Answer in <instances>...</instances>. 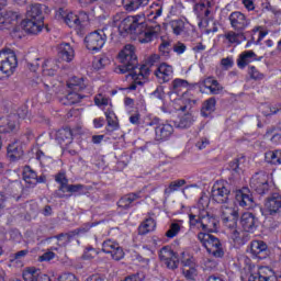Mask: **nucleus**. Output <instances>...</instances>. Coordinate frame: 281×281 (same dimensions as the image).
Here are the masks:
<instances>
[{"instance_id":"f03ea898","label":"nucleus","mask_w":281,"mask_h":281,"mask_svg":"<svg viewBox=\"0 0 281 281\" xmlns=\"http://www.w3.org/2000/svg\"><path fill=\"white\" fill-rule=\"evenodd\" d=\"M113 26L119 27L120 34H142L140 29L146 27V18L128 15L122 19L121 14H116L113 18Z\"/></svg>"},{"instance_id":"603ef678","label":"nucleus","mask_w":281,"mask_h":281,"mask_svg":"<svg viewBox=\"0 0 281 281\" xmlns=\"http://www.w3.org/2000/svg\"><path fill=\"white\" fill-rule=\"evenodd\" d=\"M178 259L184 267H192V265H194V258L186 251H182Z\"/></svg>"},{"instance_id":"864d4df0","label":"nucleus","mask_w":281,"mask_h":281,"mask_svg":"<svg viewBox=\"0 0 281 281\" xmlns=\"http://www.w3.org/2000/svg\"><path fill=\"white\" fill-rule=\"evenodd\" d=\"M172 50V47L170 46V42L168 41H162L161 44L159 45V52L161 56L165 58H170V52Z\"/></svg>"},{"instance_id":"72a5a7b5","label":"nucleus","mask_w":281,"mask_h":281,"mask_svg":"<svg viewBox=\"0 0 281 281\" xmlns=\"http://www.w3.org/2000/svg\"><path fill=\"white\" fill-rule=\"evenodd\" d=\"M157 227V222H155V218L147 217L138 227V234L142 236H146V234H150V232H155V228Z\"/></svg>"},{"instance_id":"4d7b16f0","label":"nucleus","mask_w":281,"mask_h":281,"mask_svg":"<svg viewBox=\"0 0 281 281\" xmlns=\"http://www.w3.org/2000/svg\"><path fill=\"white\" fill-rule=\"evenodd\" d=\"M172 91H181V89H188V80L175 79L171 82Z\"/></svg>"},{"instance_id":"a19ab883","label":"nucleus","mask_w":281,"mask_h":281,"mask_svg":"<svg viewBox=\"0 0 281 281\" xmlns=\"http://www.w3.org/2000/svg\"><path fill=\"white\" fill-rule=\"evenodd\" d=\"M194 2L196 12H201L205 16H209L212 2L210 0H194Z\"/></svg>"},{"instance_id":"dca6fc26","label":"nucleus","mask_w":281,"mask_h":281,"mask_svg":"<svg viewBox=\"0 0 281 281\" xmlns=\"http://www.w3.org/2000/svg\"><path fill=\"white\" fill-rule=\"evenodd\" d=\"M159 259L168 269H177V267H179V257L170 246H165L160 249Z\"/></svg>"},{"instance_id":"412c9836","label":"nucleus","mask_w":281,"mask_h":281,"mask_svg":"<svg viewBox=\"0 0 281 281\" xmlns=\"http://www.w3.org/2000/svg\"><path fill=\"white\" fill-rule=\"evenodd\" d=\"M235 201L240 205V207H252L254 206V196H251V191L249 188H244L236 191Z\"/></svg>"},{"instance_id":"4c0bfd02","label":"nucleus","mask_w":281,"mask_h":281,"mask_svg":"<svg viewBox=\"0 0 281 281\" xmlns=\"http://www.w3.org/2000/svg\"><path fill=\"white\" fill-rule=\"evenodd\" d=\"M267 164L271 166H281V149L267 151L265 155Z\"/></svg>"},{"instance_id":"f3484780","label":"nucleus","mask_w":281,"mask_h":281,"mask_svg":"<svg viewBox=\"0 0 281 281\" xmlns=\"http://www.w3.org/2000/svg\"><path fill=\"white\" fill-rule=\"evenodd\" d=\"M43 12L49 14V7L42 3H33L26 8V19L43 21Z\"/></svg>"},{"instance_id":"13d9d810","label":"nucleus","mask_w":281,"mask_h":281,"mask_svg":"<svg viewBox=\"0 0 281 281\" xmlns=\"http://www.w3.org/2000/svg\"><path fill=\"white\" fill-rule=\"evenodd\" d=\"M36 159L43 167L49 166V164H52V158L49 156H46L45 153H43V150L36 151Z\"/></svg>"},{"instance_id":"4468645a","label":"nucleus","mask_w":281,"mask_h":281,"mask_svg":"<svg viewBox=\"0 0 281 281\" xmlns=\"http://www.w3.org/2000/svg\"><path fill=\"white\" fill-rule=\"evenodd\" d=\"M281 281V271L279 274L273 277V270L269 267H259L256 271L251 272L248 281Z\"/></svg>"},{"instance_id":"e2e57ef3","label":"nucleus","mask_w":281,"mask_h":281,"mask_svg":"<svg viewBox=\"0 0 281 281\" xmlns=\"http://www.w3.org/2000/svg\"><path fill=\"white\" fill-rule=\"evenodd\" d=\"M95 256H98V250L94 248H88L85 250L82 258L83 260H93Z\"/></svg>"},{"instance_id":"a18cd8bd","label":"nucleus","mask_w":281,"mask_h":281,"mask_svg":"<svg viewBox=\"0 0 281 281\" xmlns=\"http://www.w3.org/2000/svg\"><path fill=\"white\" fill-rule=\"evenodd\" d=\"M214 111H216V99L215 98H210L203 104L202 115L204 117H207V113H214Z\"/></svg>"},{"instance_id":"ddd939ff","label":"nucleus","mask_w":281,"mask_h":281,"mask_svg":"<svg viewBox=\"0 0 281 281\" xmlns=\"http://www.w3.org/2000/svg\"><path fill=\"white\" fill-rule=\"evenodd\" d=\"M228 21L235 32H245L249 27L251 21L240 11H234L229 14Z\"/></svg>"},{"instance_id":"0e129e2a","label":"nucleus","mask_w":281,"mask_h":281,"mask_svg":"<svg viewBox=\"0 0 281 281\" xmlns=\"http://www.w3.org/2000/svg\"><path fill=\"white\" fill-rule=\"evenodd\" d=\"M209 91L213 94V95H218V93L223 92V86H221V83H218V80H216L212 87L209 88Z\"/></svg>"},{"instance_id":"680f3d73","label":"nucleus","mask_w":281,"mask_h":281,"mask_svg":"<svg viewBox=\"0 0 281 281\" xmlns=\"http://www.w3.org/2000/svg\"><path fill=\"white\" fill-rule=\"evenodd\" d=\"M182 273L187 280H194L196 278V268L189 267L188 269H183Z\"/></svg>"},{"instance_id":"ea45409f","label":"nucleus","mask_w":281,"mask_h":281,"mask_svg":"<svg viewBox=\"0 0 281 281\" xmlns=\"http://www.w3.org/2000/svg\"><path fill=\"white\" fill-rule=\"evenodd\" d=\"M224 38L231 43V45H240L245 41V34L243 32L229 31L225 33Z\"/></svg>"},{"instance_id":"a211bd4d","label":"nucleus","mask_w":281,"mask_h":281,"mask_svg":"<svg viewBox=\"0 0 281 281\" xmlns=\"http://www.w3.org/2000/svg\"><path fill=\"white\" fill-rule=\"evenodd\" d=\"M21 114H9L8 116L0 119V128H3L4 133H14L19 131V120Z\"/></svg>"},{"instance_id":"2f4dec72","label":"nucleus","mask_w":281,"mask_h":281,"mask_svg":"<svg viewBox=\"0 0 281 281\" xmlns=\"http://www.w3.org/2000/svg\"><path fill=\"white\" fill-rule=\"evenodd\" d=\"M183 227V220H173L170 225L169 229L166 232L165 236L167 238H177L181 233V228Z\"/></svg>"},{"instance_id":"b1692460","label":"nucleus","mask_w":281,"mask_h":281,"mask_svg":"<svg viewBox=\"0 0 281 281\" xmlns=\"http://www.w3.org/2000/svg\"><path fill=\"white\" fill-rule=\"evenodd\" d=\"M198 228L209 233L218 232V218L209 213L207 216L202 218V222L198 225Z\"/></svg>"},{"instance_id":"5fc2aeb1","label":"nucleus","mask_w":281,"mask_h":281,"mask_svg":"<svg viewBox=\"0 0 281 281\" xmlns=\"http://www.w3.org/2000/svg\"><path fill=\"white\" fill-rule=\"evenodd\" d=\"M186 183V180L184 179H180V180H176V181H172L170 184H169V188L165 190V192L167 194H170L172 192H177V190H179V188H183V184Z\"/></svg>"},{"instance_id":"c756f323","label":"nucleus","mask_w":281,"mask_h":281,"mask_svg":"<svg viewBox=\"0 0 281 281\" xmlns=\"http://www.w3.org/2000/svg\"><path fill=\"white\" fill-rule=\"evenodd\" d=\"M55 181L59 183V188L56 191V196H58V199H65L67 196H71L65 193V190H67V187L69 186V180L67 179V176H65V173H58L55 177Z\"/></svg>"},{"instance_id":"f257e3e1","label":"nucleus","mask_w":281,"mask_h":281,"mask_svg":"<svg viewBox=\"0 0 281 281\" xmlns=\"http://www.w3.org/2000/svg\"><path fill=\"white\" fill-rule=\"evenodd\" d=\"M119 60L122 66L115 68L116 74H127L125 80L132 82L128 87L130 91H135L137 85H144L150 76V68L146 65L137 66V55L135 46L128 44L119 53ZM130 71V72H128Z\"/></svg>"},{"instance_id":"49530a36","label":"nucleus","mask_w":281,"mask_h":281,"mask_svg":"<svg viewBox=\"0 0 281 281\" xmlns=\"http://www.w3.org/2000/svg\"><path fill=\"white\" fill-rule=\"evenodd\" d=\"M89 189L83 186V184H68L67 188L65 189V193L69 192L70 194H87V191Z\"/></svg>"},{"instance_id":"052dcab7","label":"nucleus","mask_w":281,"mask_h":281,"mask_svg":"<svg viewBox=\"0 0 281 281\" xmlns=\"http://www.w3.org/2000/svg\"><path fill=\"white\" fill-rule=\"evenodd\" d=\"M162 12L164 8H161L160 4L155 3L150 7L148 15L154 16V19H158V16H161Z\"/></svg>"},{"instance_id":"20e7f679","label":"nucleus","mask_w":281,"mask_h":281,"mask_svg":"<svg viewBox=\"0 0 281 281\" xmlns=\"http://www.w3.org/2000/svg\"><path fill=\"white\" fill-rule=\"evenodd\" d=\"M19 65L16 54L10 48L0 50V80L10 78Z\"/></svg>"},{"instance_id":"8fccbe9b","label":"nucleus","mask_w":281,"mask_h":281,"mask_svg":"<svg viewBox=\"0 0 281 281\" xmlns=\"http://www.w3.org/2000/svg\"><path fill=\"white\" fill-rule=\"evenodd\" d=\"M192 124H194V116H192L191 113L184 114L183 116H181L179 123H178V127L179 128H190V126H192Z\"/></svg>"},{"instance_id":"bb28decb","label":"nucleus","mask_w":281,"mask_h":281,"mask_svg":"<svg viewBox=\"0 0 281 281\" xmlns=\"http://www.w3.org/2000/svg\"><path fill=\"white\" fill-rule=\"evenodd\" d=\"M281 209V195L279 193H273L266 202V210L269 214H278Z\"/></svg>"},{"instance_id":"7ed1b4c3","label":"nucleus","mask_w":281,"mask_h":281,"mask_svg":"<svg viewBox=\"0 0 281 281\" xmlns=\"http://www.w3.org/2000/svg\"><path fill=\"white\" fill-rule=\"evenodd\" d=\"M222 218L229 238L236 245H243L245 243L243 240V232L236 229L238 225V212H236L232 206L224 204L222 206Z\"/></svg>"},{"instance_id":"e433bc0d","label":"nucleus","mask_w":281,"mask_h":281,"mask_svg":"<svg viewBox=\"0 0 281 281\" xmlns=\"http://www.w3.org/2000/svg\"><path fill=\"white\" fill-rule=\"evenodd\" d=\"M8 157L11 158L12 161H16V159H21L23 157V149L19 146L18 142L11 143L7 149Z\"/></svg>"},{"instance_id":"393cba45","label":"nucleus","mask_w":281,"mask_h":281,"mask_svg":"<svg viewBox=\"0 0 281 281\" xmlns=\"http://www.w3.org/2000/svg\"><path fill=\"white\" fill-rule=\"evenodd\" d=\"M240 225L244 232L254 233L258 227V220L254 213L246 212L240 217Z\"/></svg>"},{"instance_id":"423d86ee","label":"nucleus","mask_w":281,"mask_h":281,"mask_svg":"<svg viewBox=\"0 0 281 281\" xmlns=\"http://www.w3.org/2000/svg\"><path fill=\"white\" fill-rule=\"evenodd\" d=\"M207 207H210V200L206 196L200 198L198 204L188 214L190 227H198L204 216H209Z\"/></svg>"},{"instance_id":"5701e85b","label":"nucleus","mask_w":281,"mask_h":281,"mask_svg":"<svg viewBox=\"0 0 281 281\" xmlns=\"http://www.w3.org/2000/svg\"><path fill=\"white\" fill-rule=\"evenodd\" d=\"M56 16L57 19H63L68 27H80V18L74 12L67 13V11H65L64 9H59L56 12Z\"/></svg>"},{"instance_id":"cd10ccee","label":"nucleus","mask_w":281,"mask_h":281,"mask_svg":"<svg viewBox=\"0 0 281 281\" xmlns=\"http://www.w3.org/2000/svg\"><path fill=\"white\" fill-rule=\"evenodd\" d=\"M44 76H56L60 69V61L58 59H47L42 65Z\"/></svg>"},{"instance_id":"c9c22d12","label":"nucleus","mask_w":281,"mask_h":281,"mask_svg":"<svg viewBox=\"0 0 281 281\" xmlns=\"http://www.w3.org/2000/svg\"><path fill=\"white\" fill-rule=\"evenodd\" d=\"M268 249L267 243L262 240H254L250 244V254L256 258H262L260 255L265 254Z\"/></svg>"},{"instance_id":"774afa93","label":"nucleus","mask_w":281,"mask_h":281,"mask_svg":"<svg viewBox=\"0 0 281 281\" xmlns=\"http://www.w3.org/2000/svg\"><path fill=\"white\" fill-rule=\"evenodd\" d=\"M145 277L142 273L131 274L124 278L122 281H144Z\"/></svg>"},{"instance_id":"338daca9","label":"nucleus","mask_w":281,"mask_h":281,"mask_svg":"<svg viewBox=\"0 0 281 281\" xmlns=\"http://www.w3.org/2000/svg\"><path fill=\"white\" fill-rule=\"evenodd\" d=\"M186 49H187V46L186 44L181 43V42H178L173 45V52L176 54H178L179 56H181V54H184L186 53Z\"/></svg>"},{"instance_id":"de8ad7c7","label":"nucleus","mask_w":281,"mask_h":281,"mask_svg":"<svg viewBox=\"0 0 281 281\" xmlns=\"http://www.w3.org/2000/svg\"><path fill=\"white\" fill-rule=\"evenodd\" d=\"M169 25L176 36H179L186 30V22L181 19L170 21Z\"/></svg>"},{"instance_id":"6ab92c4d","label":"nucleus","mask_w":281,"mask_h":281,"mask_svg":"<svg viewBox=\"0 0 281 281\" xmlns=\"http://www.w3.org/2000/svg\"><path fill=\"white\" fill-rule=\"evenodd\" d=\"M173 74H175V70L172 66L166 63L160 64L155 70V76L160 85L170 82V80H172Z\"/></svg>"},{"instance_id":"9d476101","label":"nucleus","mask_w":281,"mask_h":281,"mask_svg":"<svg viewBox=\"0 0 281 281\" xmlns=\"http://www.w3.org/2000/svg\"><path fill=\"white\" fill-rule=\"evenodd\" d=\"M5 5H8V0H0V10H3ZM19 19H21V15L14 11L0 13V30H12Z\"/></svg>"},{"instance_id":"58836bf2","label":"nucleus","mask_w":281,"mask_h":281,"mask_svg":"<svg viewBox=\"0 0 281 281\" xmlns=\"http://www.w3.org/2000/svg\"><path fill=\"white\" fill-rule=\"evenodd\" d=\"M23 179L25 183H29L30 186H36V183H38V176L36 175V171H34L30 166L24 167Z\"/></svg>"},{"instance_id":"3c124183","label":"nucleus","mask_w":281,"mask_h":281,"mask_svg":"<svg viewBox=\"0 0 281 281\" xmlns=\"http://www.w3.org/2000/svg\"><path fill=\"white\" fill-rule=\"evenodd\" d=\"M27 254H29L27 250L18 251L11 259L12 265H16L18 267H23V258H25Z\"/></svg>"},{"instance_id":"f704fd0d","label":"nucleus","mask_w":281,"mask_h":281,"mask_svg":"<svg viewBox=\"0 0 281 281\" xmlns=\"http://www.w3.org/2000/svg\"><path fill=\"white\" fill-rule=\"evenodd\" d=\"M148 1L150 0H122V3L127 12H135V10H139L143 5H148Z\"/></svg>"},{"instance_id":"69168bd1","label":"nucleus","mask_w":281,"mask_h":281,"mask_svg":"<svg viewBox=\"0 0 281 281\" xmlns=\"http://www.w3.org/2000/svg\"><path fill=\"white\" fill-rule=\"evenodd\" d=\"M56 281H80L74 273H63Z\"/></svg>"},{"instance_id":"bf43d9fd","label":"nucleus","mask_w":281,"mask_h":281,"mask_svg":"<svg viewBox=\"0 0 281 281\" xmlns=\"http://www.w3.org/2000/svg\"><path fill=\"white\" fill-rule=\"evenodd\" d=\"M248 74L252 80H265V74L256 69V66L248 68Z\"/></svg>"},{"instance_id":"39448f33","label":"nucleus","mask_w":281,"mask_h":281,"mask_svg":"<svg viewBox=\"0 0 281 281\" xmlns=\"http://www.w3.org/2000/svg\"><path fill=\"white\" fill-rule=\"evenodd\" d=\"M198 240L206 248V251L214 256V258H223L225 251L223 250V244L214 235L207 233H199Z\"/></svg>"},{"instance_id":"a878e982","label":"nucleus","mask_w":281,"mask_h":281,"mask_svg":"<svg viewBox=\"0 0 281 281\" xmlns=\"http://www.w3.org/2000/svg\"><path fill=\"white\" fill-rule=\"evenodd\" d=\"M58 56L59 58H61V60H65L66 63H71V60L76 58V50H74L71 44L61 43L58 45Z\"/></svg>"},{"instance_id":"2eb2a0df","label":"nucleus","mask_w":281,"mask_h":281,"mask_svg":"<svg viewBox=\"0 0 281 281\" xmlns=\"http://www.w3.org/2000/svg\"><path fill=\"white\" fill-rule=\"evenodd\" d=\"M103 254H110L113 260H122L124 258V249L116 240L106 239L102 243Z\"/></svg>"},{"instance_id":"6e6552de","label":"nucleus","mask_w":281,"mask_h":281,"mask_svg":"<svg viewBox=\"0 0 281 281\" xmlns=\"http://www.w3.org/2000/svg\"><path fill=\"white\" fill-rule=\"evenodd\" d=\"M87 88V83L85 82V78L74 77L70 79L68 83V89L71 90L68 92L64 101V104H78L83 98L82 94L78 93V91H82V89Z\"/></svg>"},{"instance_id":"4be33fe9","label":"nucleus","mask_w":281,"mask_h":281,"mask_svg":"<svg viewBox=\"0 0 281 281\" xmlns=\"http://www.w3.org/2000/svg\"><path fill=\"white\" fill-rule=\"evenodd\" d=\"M22 29L27 34H41L43 32V20H32L26 18L21 22Z\"/></svg>"},{"instance_id":"c85d7f7f","label":"nucleus","mask_w":281,"mask_h":281,"mask_svg":"<svg viewBox=\"0 0 281 281\" xmlns=\"http://www.w3.org/2000/svg\"><path fill=\"white\" fill-rule=\"evenodd\" d=\"M56 140L61 146H69L74 142V133L70 128H63L56 132Z\"/></svg>"},{"instance_id":"37998d69","label":"nucleus","mask_w":281,"mask_h":281,"mask_svg":"<svg viewBox=\"0 0 281 281\" xmlns=\"http://www.w3.org/2000/svg\"><path fill=\"white\" fill-rule=\"evenodd\" d=\"M40 277H41V270L36 268H26L23 271V279L25 281H38Z\"/></svg>"},{"instance_id":"c03bdc74","label":"nucleus","mask_w":281,"mask_h":281,"mask_svg":"<svg viewBox=\"0 0 281 281\" xmlns=\"http://www.w3.org/2000/svg\"><path fill=\"white\" fill-rule=\"evenodd\" d=\"M94 104H97V106H102V111L109 108L113 109V104H111V99L104 97L102 93H99L94 98Z\"/></svg>"},{"instance_id":"7c9ffc66","label":"nucleus","mask_w":281,"mask_h":281,"mask_svg":"<svg viewBox=\"0 0 281 281\" xmlns=\"http://www.w3.org/2000/svg\"><path fill=\"white\" fill-rule=\"evenodd\" d=\"M137 199H142V192L138 193H130L121 198L117 202L119 207L121 210H128Z\"/></svg>"},{"instance_id":"0eeeda50","label":"nucleus","mask_w":281,"mask_h":281,"mask_svg":"<svg viewBox=\"0 0 281 281\" xmlns=\"http://www.w3.org/2000/svg\"><path fill=\"white\" fill-rule=\"evenodd\" d=\"M147 126H154L155 142H168V138L172 137V133H175V127L170 123L162 122L158 117L151 119Z\"/></svg>"},{"instance_id":"79ce46f5","label":"nucleus","mask_w":281,"mask_h":281,"mask_svg":"<svg viewBox=\"0 0 281 281\" xmlns=\"http://www.w3.org/2000/svg\"><path fill=\"white\" fill-rule=\"evenodd\" d=\"M140 33H136L138 37L139 43H150L155 38V32L146 30V23L145 27L139 29Z\"/></svg>"},{"instance_id":"9b49d317","label":"nucleus","mask_w":281,"mask_h":281,"mask_svg":"<svg viewBox=\"0 0 281 281\" xmlns=\"http://www.w3.org/2000/svg\"><path fill=\"white\" fill-rule=\"evenodd\" d=\"M85 43L90 52H100L106 43V34L102 30L94 31L86 36Z\"/></svg>"},{"instance_id":"1a4fd4ad","label":"nucleus","mask_w":281,"mask_h":281,"mask_svg":"<svg viewBox=\"0 0 281 281\" xmlns=\"http://www.w3.org/2000/svg\"><path fill=\"white\" fill-rule=\"evenodd\" d=\"M229 194H232V191L229 190L227 181L220 180L214 182L211 190L212 201L215 203H227V201H229Z\"/></svg>"},{"instance_id":"f8f14e48","label":"nucleus","mask_w":281,"mask_h":281,"mask_svg":"<svg viewBox=\"0 0 281 281\" xmlns=\"http://www.w3.org/2000/svg\"><path fill=\"white\" fill-rule=\"evenodd\" d=\"M269 179H271L269 173L265 171L257 172L250 180V188H252L257 194H265L269 192Z\"/></svg>"},{"instance_id":"6e6d98bb","label":"nucleus","mask_w":281,"mask_h":281,"mask_svg":"<svg viewBox=\"0 0 281 281\" xmlns=\"http://www.w3.org/2000/svg\"><path fill=\"white\" fill-rule=\"evenodd\" d=\"M215 81H216V79H214L212 77H207V78L201 80L199 82L200 91L203 93L205 91V89L210 90V88H212L214 86Z\"/></svg>"},{"instance_id":"473e14b6","label":"nucleus","mask_w":281,"mask_h":281,"mask_svg":"<svg viewBox=\"0 0 281 281\" xmlns=\"http://www.w3.org/2000/svg\"><path fill=\"white\" fill-rule=\"evenodd\" d=\"M104 115L108 122V131H117V128H120V123L117 122V116L111 106L104 110Z\"/></svg>"},{"instance_id":"09e8293b","label":"nucleus","mask_w":281,"mask_h":281,"mask_svg":"<svg viewBox=\"0 0 281 281\" xmlns=\"http://www.w3.org/2000/svg\"><path fill=\"white\" fill-rule=\"evenodd\" d=\"M106 65H111V59L106 56L95 57L92 61L93 69H104Z\"/></svg>"},{"instance_id":"aec40b11","label":"nucleus","mask_w":281,"mask_h":281,"mask_svg":"<svg viewBox=\"0 0 281 281\" xmlns=\"http://www.w3.org/2000/svg\"><path fill=\"white\" fill-rule=\"evenodd\" d=\"M260 60H262V57H258V55L254 50H244L239 54L237 58V67L239 69H245L247 65Z\"/></svg>"}]
</instances>
